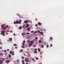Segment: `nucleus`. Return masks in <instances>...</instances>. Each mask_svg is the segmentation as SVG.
I'll return each instance as SVG.
<instances>
[{"label":"nucleus","mask_w":64,"mask_h":64,"mask_svg":"<svg viewBox=\"0 0 64 64\" xmlns=\"http://www.w3.org/2000/svg\"><path fill=\"white\" fill-rule=\"evenodd\" d=\"M22 22V21L21 20H19V21H16V22H14V24H21V22Z\"/></svg>","instance_id":"obj_1"},{"label":"nucleus","mask_w":64,"mask_h":64,"mask_svg":"<svg viewBox=\"0 0 64 64\" xmlns=\"http://www.w3.org/2000/svg\"><path fill=\"white\" fill-rule=\"evenodd\" d=\"M1 33L0 34L1 35H2L3 36H5V30H2L1 31Z\"/></svg>","instance_id":"obj_2"},{"label":"nucleus","mask_w":64,"mask_h":64,"mask_svg":"<svg viewBox=\"0 0 64 64\" xmlns=\"http://www.w3.org/2000/svg\"><path fill=\"white\" fill-rule=\"evenodd\" d=\"M24 60L26 62H29V59L28 58H25Z\"/></svg>","instance_id":"obj_3"},{"label":"nucleus","mask_w":64,"mask_h":64,"mask_svg":"<svg viewBox=\"0 0 64 64\" xmlns=\"http://www.w3.org/2000/svg\"><path fill=\"white\" fill-rule=\"evenodd\" d=\"M6 62L7 63V64H8L9 63V62H10V60H6Z\"/></svg>","instance_id":"obj_4"},{"label":"nucleus","mask_w":64,"mask_h":64,"mask_svg":"<svg viewBox=\"0 0 64 64\" xmlns=\"http://www.w3.org/2000/svg\"><path fill=\"white\" fill-rule=\"evenodd\" d=\"M29 20H26L24 21V23H28V22H29Z\"/></svg>","instance_id":"obj_5"},{"label":"nucleus","mask_w":64,"mask_h":64,"mask_svg":"<svg viewBox=\"0 0 64 64\" xmlns=\"http://www.w3.org/2000/svg\"><path fill=\"white\" fill-rule=\"evenodd\" d=\"M3 63V61L2 60H0V64H2Z\"/></svg>","instance_id":"obj_6"},{"label":"nucleus","mask_w":64,"mask_h":64,"mask_svg":"<svg viewBox=\"0 0 64 64\" xmlns=\"http://www.w3.org/2000/svg\"><path fill=\"white\" fill-rule=\"evenodd\" d=\"M33 42H34V40H32L30 41V42L32 44H34V43H33Z\"/></svg>","instance_id":"obj_7"},{"label":"nucleus","mask_w":64,"mask_h":64,"mask_svg":"<svg viewBox=\"0 0 64 64\" xmlns=\"http://www.w3.org/2000/svg\"><path fill=\"white\" fill-rule=\"evenodd\" d=\"M27 30L28 31H29V32H30V28L29 27L27 29Z\"/></svg>","instance_id":"obj_8"},{"label":"nucleus","mask_w":64,"mask_h":64,"mask_svg":"<svg viewBox=\"0 0 64 64\" xmlns=\"http://www.w3.org/2000/svg\"><path fill=\"white\" fill-rule=\"evenodd\" d=\"M38 24L39 26H41V23L40 22H38Z\"/></svg>","instance_id":"obj_9"},{"label":"nucleus","mask_w":64,"mask_h":64,"mask_svg":"<svg viewBox=\"0 0 64 64\" xmlns=\"http://www.w3.org/2000/svg\"><path fill=\"white\" fill-rule=\"evenodd\" d=\"M27 25L25 26V28H27V27H29V24H26Z\"/></svg>","instance_id":"obj_10"},{"label":"nucleus","mask_w":64,"mask_h":64,"mask_svg":"<svg viewBox=\"0 0 64 64\" xmlns=\"http://www.w3.org/2000/svg\"><path fill=\"white\" fill-rule=\"evenodd\" d=\"M9 40L10 41V42H11L12 41V38H10L9 39Z\"/></svg>","instance_id":"obj_11"},{"label":"nucleus","mask_w":64,"mask_h":64,"mask_svg":"<svg viewBox=\"0 0 64 64\" xmlns=\"http://www.w3.org/2000/svg\"><path fill=\"white\" fill-rule=\"evenodd\" d=\"M2 29L4 30H6L7 29V28H4L3 27V28H2Z\"/></svg>","instance_id":"obj_12"},{"label":"nucleus","mask_w":64,"mask_h":64,"mask_svg":"<svg viewBox=\"0 0 64 64\" xmlns=\"http://www.w3.org/2000/svg\"><path fill=\"white\" fill-rule=\"evenodd\" d=\"M53 39V38L52 37H51L50 38V40H52Z\"/></svg>","instance_id":"obj_13"},{"label":"nucleus","mask_w":64,"mask_h":64,"mask_svg":"<svg viewBox=\"0 0 64 64\" xmlns=\"http://www.w3.org/2000/svg\"><path fill=\"white\" fill-rule=\"evenodd\" d=\"M38 42L39 43H41V40H38Z\"/></svg>","instance_id":"obj_14"},{"label":"nucleus","mask_w":64,"mask_h":64,"mask_svg":"<svg viewBox=\"0 0 64 64\" xmlns=\"http://www.w3.org/2000/svg\"><path fill=\"white\" fill-rule=\"evenodd\" d=\"M23 51V50H20V52H22Z\"/></svg>","instance_id":"obj_15"},{"label":"nucleus","mask_w":64,"mask_h":64,"mask_svg":"<svg viewBox=\"0 0 64 64\" xmlns=\"http://www.w3.org/2000/svg\"><path fill=\"white\" fill-rule=\"evenodd\" d=\"M21 47L22 48H25V47H24V46H22Z\"/></svg>","instance_id":"obj_16"},{"label":"nucleus","mask_w":64,"mask_h":64,"mask_svg":"<svg viewBox=\"0 0 64 64\" xmlns=\"http://www.w3.org/2000/svg\"><path fill=\"white\" fill-rule=\"evenodd\" d=\"M12 51H10V54H12Z\"/></svg>","instance_id":"obj_17"},{"label":"nucleus","mask_w":64,"mask_h":64,"mask_svg":"<svg viewBox=\"0 0 64 64\" xmlns=\"http://www.w3.org/2000/svg\"><path fill=\"white\" fill-rule=\"evenodd\" d=\"M40 34H41L43 35V32H40Z\"/></svg>","instance_id":"obj_18"},{"label":"nucleus","mask_w":64,"mask_h":64,"mask_svg":"<svg viewBox=\"0 0 64 64\" xmlns=\"http://www.w3.org/2000/svg\"><path fill=\"white\" fill-rule=\"evenodd\" d=\"M38 52H40L41 51V50H40V48H38Z\"/></svg>","instance_id":"obj_19"},{"label":"nucleus","mask_w":64,"mask_h":64,"mask_svg":"<svg viewBox=\"0 0 64 64\" xmlns=\"http://www.w3.org/2000/svg\"><path fill=\"white\" fill-rule=\"evenodd\" d=\"M32 44H31V43L29 44V45H30V46H32Z\"/></svg>","instance_id":"obj_20"},{"label":"nucleus","mask_w":64,"mask_h":64,"mask_svg":"<svg viewBox=\"0 0 64 64\" xmlns=\"http://www.w3.org/2000/svg\"><path fill=\"white\" fill-rule=\"evenodd\" d=\"M22 46H25V44L23 42H22Z\"/></svg>","instance_id":"obj_21"},{"label":"nucleus","mask_w":64,"mask_h":64,"mask_svg":"<svg viewBox=\"0 0 64 64\" xmlns=\"http://www.w3.org/2000/svg\"><path fill=\"white\" fill-rule=\"evenodd\" d=\"M8 57H11V55L10 54H8Z\"/></svg>","instance_id":"obj_22"},{"label":"nucleus","mask_w":64,"mask_h":64,"mask_svg":"<svg viewBox=\"0 0 64 64\" xmlns=\"http://www.w3.org/2000/svg\"><path fill=\"white\" fill-rule=\"evenodd\" d=\"M34 54H35V53H38V52L36 51H35L34 52Z\"/></svg>","instance_id":"obj_23"},{"label":"nucleus","mask_w":64,"mask_h":64,"mask_svg":"<svg viewBox=\"0 0 64 64\" xmlns=\"http://www.w3.org/2000/svg\"><path fill=\"white\" fill-rule=\"evenodd\" d=\"M0 55H1V56H3V54L2 53H0Z\"/></svg>","instance_id":"obj_24"},{"label":"nucleus","mask_w":64,"mask_h":64,"mask_svg":"<svg viewBox=\"0 0 64 64\" xmlns=\"http://www.w3.org/2000/svg\"><path fill=\"white\" fill-rule=\"evenodd\" d=\"M34 33H38V32L36 31L34 32Z\"/></svg>","instance_id":"obj_25"},{"label":"nucleus","mask_w":64,"mask_h":64,"mask_svg":"<svg viewBox=\"0 0 64 64\" xmlns=\"http://www.w3.org/2000/svg\"><path fill=\"white\" fill-rule=\"evenodd\" d=\"M46 46L47 48H48L49 47V45H48V44H47L46 45Z\"/></svg>","instance_id":"obj_26"},{"label":"nucleus","mask_w":64,"mask_h":64,"mask_svg":"<svg viewBox=\"0 0 64 64\" xmlns=\"http://www.w3.org/2000/svg\"><path fill=\"white\" fill-rule=\"evenodd\" d=\"M22 63H24V60H22Z\"/></svg>","instance_id":"obj_27"},{"label":"nucleus","mask_w":64,"mask_h":64,"mask_svg":"<svg viewBox=\"0 0 64 64\" xmlns=\"http://www.w3.org/2000/svg\"><path fill=\"white\" fill-rule=\"evenodd\" d=\"M13 45L14 46H16V44H13Z\"/></svg>","instance_id":"obj_28"},{"label":"nucleus","mask_w":64,"mask_h":64,"mask_svg":"<svg viewBox=\"0 0 64 64\" xmlns=\"http://www.w3.org/2000/svg\"><path fill=\"white\" fill-rule=\"evenodd\" d=\"M44 47V46L43 45H42L41 46V48H43Z\"/></svg>","instance_id":"obj_29"},{"label":"nucleus","mask_w":64,"mask_h":64,"mask_svg":"<svg viewBox=\"0 0 64 64\" xmlns=\"http://www.w3.org/2000/svg\"><path fill=\"white\" fill-rule=\"evenodd\" d=\"M50 46L51 47H52V46H53V45H52V44H50Z\"/></svg>","instance_id":"obj_30"},{"label":"nucleus","mask_w":64,"mask_h":64,"mask_svg":"<svg viewBox=\"0 0 64 64\" xmlns=\"http://www.w3.org/2000/svg\"><path fill=\"white\" fill-rule=\"evenodd\" d=\"M22 59H24V57L23 56H22Z\"/></svg>","instance_id":"obj_31"},{"label":"nucleus","mask_w":64,"mask_h":64,"mask_svg":"<svg viewBox=\"0 0 64 64\" xmlns=\"http://www.w3.org/2000/svg\"><path fill=\"white\" fill-rule=\"evenodd\" d=\"M36 60H39V58H36Z\"/></svg>","instance_id":"obj_32"},{"label":"nucleus","mask_w":64,"mask_h":64,"mask_svg":"<svg viewBox=\"0 0 64 64\" xmlns=\"http://www.w3.org/2000/svg\"><path fill=\"white\" fill-rule=\"evenodd\" d=\"M26 34H28V35H29V34H30V33L29 32H27L26 33Z\"/></svg>","instance_id":"obj_33"},{"label":"nucleus","mask_w":64,"mask_h":64,"mask_svg":"<svg viewBox=\"0 0 64 64\" xmlns=\"http://www.w3.org/2000/svg\"><path fill=\"white\" fill-rule=\"evenodd\" d=\"M2 60L3 61H5V60H4V58H3L2 59Z\"/></svg>","instance_id":"obj_34"},{"label":"nucleus","mask_w":64,"mask_h":64,"mask_svg":"<svg viewBox=\"0 0 64 64\" xmlns=\"http://www.w3.org/2000/svg\"><path fill=\"white\" fill-rule=\"evenodd\" d=\"M19 28H20V29H22V28L21 27V26H20L19 27Z\"/></svg>","instance_id":"obj_35"},{"label":"nucleus","mask_w":64,"mask_h":64,"mask_svg":"<svg viewBox=\"0 0 64 64\" xmlns=\"http://www.w3.org/2000/svg\"><path fill=\"white\" fill-rule=\"evenodd\" d=\"M37 31H38V33H40V30H38Z\"/></svg>","instance_id":"obj_36"},{"label":"nucleus","mask_w":64,"mask_h":64,"mask_svg":"<svg viewBox=\"0 0 64 64\" xmlns=\"http://www.w3.org/2000/svg\"><path fill=\"white\" fill-rule=\"evenodd\" d=\"M35 39L36 40H37V39H38V38L37 37H36L35 38Z\"/></svg>","instance_id":"obj_37"},{"label":"nucleus","mask_w":64,"mask_h":64,"mask_svg":"<svg viewBox=\"0 0 64 64\" xmlns=\"http://www.w3.org/2000/svg\"><path fill=\"white\" fill-rule=\"evenodd\" d=\"M35 51H37V48H36L34 50Z\"/></svg>","instance_id":"obj_38"},{"label":"nucleus","mask_w":64,"mask_h":64,"mask_svg":"<svg viewBox=\"0 0 64 64\" xmlns=\"http://www.w3.org/2000/svg\"><path fill=\"white\" fill-rule=\"evenodd\" d=\"M23 43H25V42H25V40H24L23 41Z\"/></svg>","instance_id":"obj_39"},{"label":"nucleus","mask_w":64,"mask_h":64,"mask_svg":"<svg viewBox=\"0 0 64 64\" xmlns=\"http://www.w3.org/2000/svg\"><path fill=\"white\" fill-rule=\"evenodd\" d=\"M12 56H13V55H14V53H12Z\"/></svg>","instance_id":"obj_40"},{"label":"nucleus","mask_w":64,"mask_h":64,"mask_svg":"<svg viewBox=\"0 0 64 64\" xmlns=\"http://www.w3.org/2000/svg\"><path fill=\"white\" fill-rule=\"evenodd\" d=\"M35 26L36 27H37V26H38V24H36Z\"/></svg>","instance_id":"obj_41"},{"label":"nucleus","mask_w":64,"mask_h":64,"mask_svg":"<svg viewBox=\"0 0 64 64\" xmlns=\"http://www.w3.org/2000/svg\"><path fill=\"white\" fill-rule=\"evenodd\" d=\"M17 15L18 16H20V15H19V14H18Z\"/></svg>","instance_id":"obj_42"},{"label":"nucleus","mask_w":64,"mask_h":64,"mask_svg":"<svg viewBox=\"0 0 64 64\" xmlns=\"http://www.w3.org/2000/svg\"><path fill=\"white\" fill-rule=\"evenodd\" d=\"M22 36H24V33H22Z\"/></svg>","instance_id":"obj_43"},{"label":"nucleus","mask_w":64,"mask_h":64,"mask_svg":"<svg viewBox=\"0 0 64 64\" xmlns=\"http://www.w3.org/2000/svg\"><path fill=\"white\" fill-rule=\"evenodd\" d=\"M36 45L33 46V47H36Z\"/></svg>","instance_id":"obj_44"},{"label":"nucleus","mask_w":64,"mask_h":64,"mask_svg":"<svg viewBox=\"0 0 64 64\" xmlns=\"http://www.w3.org/2000/svg\"><path fill=\"white\" fill-rule=\"evenodd\" d=\"M31 32L32 33H33V31H31Z\"/></svg>","instance_id":"obj_45"},{"label":"nucleus","mask_w":64,"mask_h":64,"mask_svg":"<svg viewBox=\"0 0 64 64\" xmlns=\"http://www.w3.org/2000/svg\"><path fill=\"white\" fill-rule=\"evenodd\" d=\"M5 25V24H4L2 25L3 27L2 28H3V27Z\"/></svg>","instance_id":"obj_46"},{"label":"nucleus","mask_w":64,"mask_h":64,"mask_svg":"<svg viewBox=\"0 0 64 64\" xmlns=\"http://www.w3.org/2000/svg\"><path fill=\"white\" fill-rule=\"evenodd\" d=\"M15 49H17V46H16L15 47Z\"/></svg>","instance_id":"obj_47"},{"label":"nucleus","mask_w":64,"mask_h":64,"mask_svg":"<svg viewBox=\"0 0 64 64\" xmlns=\"http://www.w3.org/2000/svg\"><path fill=\"white\" fill-rule=\"evenodd\" d=\"M44 45H46V42H45L44 43Z\"/></svg>","instance_id":"obj_48"},{"label":"nucleus","mask_w":64,"mask_h":64,"mask_svg":"<svg viewBox=\"0 0 64 64\" xmlns=\"http://www.w3.org/2000/svg\"><path fill=\"white\" fill-rule=\"evenodd\" d=\"M16 34L15 33H14L13 34V35H14V36H15V35Z\"/></svg>","instance_id":"obj_49"},{"label":"nucleus","mask_w":64,"mask_h":64,"mask_svg":"<svg viewBox=\"0 0 64 64\" xmlns=\"http://www.w3.org/2000/svg\"><path fill=\"white\" fill-rule=\"evenodd\" d=\"M7 50L8 51H9V49H7Z\"/></svg>","instance_id":"obj_50"},{"label":"nucleus","mask_w":64,"mask_h":64,"mask_svg":"<svg viewBox=\"0 0 64 64\" xmlns=\"http://www.w3.org/2000/svg\"><path fill=\"white\" fill-rule=\"evenodd\" d=\"M17 60L18 62H19V60L18 59Z\"/></svg>","instance_id":"obj_51"},{"label":"nucleus","mask_w":64,"mask_h":64,"mask_svg":"<svg viewBox=\"0 0 64 64\" xmlns=\"http://www.w3.org/2000/svg\"><path fill=\"white\" fill-rule=\"evenodd\" d=\"M24 27H25V26H22V28H24Z\"/></svg>","instance_id":"obj_52"},{"label":"nucleus","mask_w":64,"mask_h":64,"mask_svg":"<svg viewBox=\"0 0 64 64\" xmlns=\"http://www.w3.org/2000/svg\"><path fill=\"white\" fill-rule=\"evenodd\" d=\"M32 61H34V59L33 58V59H32Z\"/></svg>","instance_id":"obj_53"},{"label":"nucleus","mask_w":64,"mask_h":64,"mask_svg":"<svg viewBox=\"0 0 64 64\" xmlns=\"http://www.w3.org/2000/svg\"><path fill=\"white\" fill-rule=\"evenodd\" d=\"M6 27H8V25H7Z\"/></svg>","instance_id":"obj_54"},{"label":"nucleus","mask_w":64,"mask_h":64,"mask_svg":"<svg viewBox=\"0 0 64 64\" xmlns=\"http://www.w3.org/2000/svg\"><path fill=\"white\" fill-rule=\"evenodd\" d=\"M4 52H6V50H4Z\"/></svg>","instance_id":"obj_55"},{"label":"nucleus","mask_w":64,"mask_h":64,"mask_svg":"<svg viewBox=\"0 0 64 64\" xmlns=\"http://www.w3.org/2000/svg\"><path fill=\"white\" fill-rule=\"evenodd\" d=\"M40 30L41 31H43V30L42 29H40Z\"/></svg>","instance_id":"obj_56"},{"label":"nucleus","mask_w":64,"mask_h":64,"mask_svg":"<svg viewBox=\"0 0 64 64\" xmlns=\"http://www.w3.org/2000/svg\"><path fill=\"white\" fill-rule=\"evenodd\" d=\"M22 64H25V63L24 62L23 63H22Z\"/></svg>","instance_id":"obj_57"},{"label":"nucleus","mask_w":64,"mask_h":64,"mask_svg":"<svg viewBox=\"0 0 64 64\" xmlns=\"http://www.w3.org/2000/svg\"><path fill=\"white\" fill-rule=\"evenodd\" d=\"M7 41H8V42H9V41L10 42V40H8Z\"/></svg>","instance_id":"obj_58"},{"label":"nucleus","mask_w":64,"mask_h":64,"mask_svg":"<svg viewBox=\"0 0 64 64\" xmlns=\"http://www.w3.org/2000/svg\"><path fill=\"white\" fill-rule=\"evenodd\" d=\"M24 56H25V55H26V54H24Z\"/></svg>","instance_id":"obj_59"},{"label":"nucleus","mask_w":64,"mask_h":64,"mask_svg":"<svg viewBox=\"0 0 64 64\" xmlns=\"http://www.w3.org/2000/svg\"><path fill=\"white\" fill-rule=\"evenodd\" d=\"M26 64H29L28 63H26Z\"/></svg>","instance_id":"obj_60"},{"label":"nucleus","mask_w":64,"mask_h":64,"mask_svg":"<svg viewBox=\"0 0 64 64\" xmlns=\"http://www.w3.org/2000/svg\"><path fill=\"white\" fill-rule=\"evenodd\" d=\"M0 49H2V48L1 47H0Z\"/></svg>","instance_id":"obj_61"},{"label":"nucleus","mask_w":64,"mask_h":64,"mask_svg":"<svg viewBox=\"0 0 64 64\" xmlns=\"http://www.w3.org/2000/svg\"><path fill=\"white\" fill-rule=\"evenodd\" d=\"M0 44H1V42H0Z\"/></svg>","instance_id":"obj_62"},{"label":"nucleus","mask_w":64,"mask_h":64,"mask_svg":"<svg viewBox=\"0 0 64 64\" xmlns=\"http://www.w3.org/2000/svg\"><path fill=\"white\" fill-rule=\"evenodd\" d=\"M1 52V50H0V52Z\"/></svg>","instance_id":"obj_63"},{"label":"nucleus","mask_w":64,"mask_h":64,"mask_svg":"<svg viewBox=\"0 0 64 64\" xmlns=\"http://www.w3.org/2000/svg\"><path fill=\"white\" fill-rule=\"evenodd\" d=\"M1 40H0V41Z\"/></svg>","instance_id":"obj_64"}]
</instances>
